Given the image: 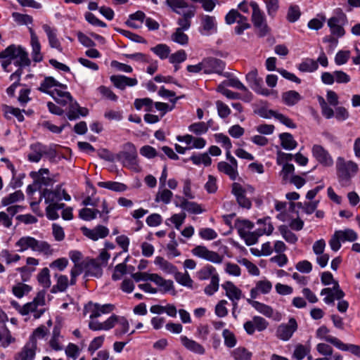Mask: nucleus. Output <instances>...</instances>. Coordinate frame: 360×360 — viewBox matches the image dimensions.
I'll return each instance as SVG.
<instances>
[{"instance_id": "79ce46f5", "label": "nucleus", "mask_w": 360, "mask_h": 360, "mask_svg": "<svg viewBox=\"0 0 360 360\" xmlns=\"http://www.w3.org/2000/svg\"><path fill=\"white\" fill-rule=\"evenodd\" d=\"M282 99L288 105H294L301 100V96L295 91H288L283 94Z\"/></svg>"}, {"instance_id": "9b49d317", "label": "nucleus", "mask_w": 360, "mask_h": 360, "mask_svg": "<svg viewBox=\"0 0 360 360\" xmlns=\"http://www.w3.org/2000/svg\"><path fill=\"white\" fill-rule=\"evenodd\" d=\"M192 253L200 258L214 264H221L224 257L216 252L208 250L202 245H198L192 250Z\"/></svg>"}, {"instance_id": "c9c22d12", "label": "nucleus", "mask_w": 360, "mask_h": 360, "mask_svg": "<svg viewBox=\"0 0 360 360\" xmlns=\"http://www.w3.org/2000/svg\"><path fill=\"white\" fill-rule=\"evenodd\" d=\"M279 139L281 140V146L285 150H293L297 146V143L294 139L292 135L290 133H282L279 135Z\"/></svg>"}, {"instance_id": "c03bdc74", "label": "nucleus", "mask_w": 360, "mask_h": 360, "mask_svg": "<svg viewBox=\"0 0 360 360\" xmlns=\"http://www.w3.org/2000/svg\"><path fill=\"white\" fill-rule=\"evenodd\" d=\"M185 30L175 29V31L171 35V39L180 45L184 46L188 43V37L184 33Z\"/></svg>"}, {"instance_id": "58836bf2", "label": "nucleus", "mask_w": 360, "mask_h": 360, "mask_svg": "<svg viewBox=\"0 0 360 360\" xmlns=\"http://www.w3.org/2000/svg\"><path fill=\"white\" fill-rule=\"evenodd\" d=\"M25 198L24 194L21 191H16L13 193L4 197L1 200L3 206H8L13 203L22 201Z\"/></svg>"}, {"instance_id": "7c9ffc66", "label": "nucleus", "mask_w": 360, "mask_h": 360, "mask_svg": "<svg viewBox=\"0 0 360 360\" xmlns=\"http://www.w3.org/2000/svg\"><path fill=\"white\" fill-rule=\"evenodd\" d=\"M180 204H176V206H179L184 210L192 213V214H200L202 212V210L199 204L195 202L188 201L184 198L179 197Z\"/></svg>"}, {"instance_id": "72a5a7b5", "label": "nucleus", "mask_w": 360, "mask_h": 360, "mask_svg": "<svg viewBox=\"0 0 360 360\" xmlns=\"http://www.w3.org/2000/svg\"><path fill=\"white\" fill-rule=\"evenodd\" d=\"M54 278L56 279V284L52 287L51 292L57 293L58 292L65 291L69 285L68 277L65 275L56 274Z\"/></svg>"}, {"instance_id": "69168bd1", "label": "nucleus", "mask_w": 360, "mask_h": 360, "mask_svg": "<svg viewBox=\"0 0 360 360\" xmlns=\"http://www.w3.org/2000/svg\"><path fill=\"white\" fill-rule=\"evenodd\" d=\"M36 269L34 267L31 266H23L22 267H18L15 269L16 271H18L20 274L21 280L23 282L28 281L33 272H34Z\"/></svg>"}, {"instance_id": "b1692460", "label": "nucleus", "mask_w": 360, "mask_h": 360, "mask_svg": "<svg viewBox=\"0 0 360 360\" xmlns=\"http://www.w3.org/2000/svg\"><path fill=\"white\" fill-rule=\"evenodd\" d=\"M83 233L88 238L93 240H97L100 238L106 237L109 233V230L107 227L98 225L93 229H89L86 227L82 229Z\"/></svg>"}, {"instance_id": "dca6fc26", "label": "nucleus", "mask_w": 360, "mask_h": 360, "mask_svg": "<svg viewBox=\"0 0 360 360\" xmlns=\"http://www.w3.org/2000/svg\"><path fill=\"white\" fill-rule=\"evenodd\" d=\"M312 155L321 165L330 167L333 164V160L328 150L321 145H314L311 149Z\"/></svg>"}, {"instance_id": "423d86ee", "label": "nucleus", "mask_w": 360, "mask_h": 360, "mask_svg": "<svg viewBox=\"0 0 360 360\" xmlns=\"http://www.w3.org/2000/svg\"><path fill=\"white\" fill-rule=\"evenodd\" d=\"M259 292L257 287L252 288L250 290L251 299H247V302L252 305L258 312L262 314L268 318H271L275 321H280L282 318V315L278 311H274L270 306L265 304L261 303L257 301L252 300L257 297Z\"/></svg>"}, {"instance_id": "f704fd0d", "label": "nucleus", "mask_w": 360, "mask_h": 360, "mask_svg": "<svg viewBox=\"0 0 360 360\" xmlns=\"http://www.w3.org/2000/svg\"><path fill=\"white\" fill-rule=\"evenodd\" d=\"M149 281L155 283L165 292L169 291L173 288V282L172 281L165 280L157 274H150Z\"/></svg>"}, {"instance_id": "6e6d98bb", "label": "nucleus", "mask_w": 360, "mask_h": 360, "mask_svg": "<svg viewBox=\"0 0 360 360\" xmlns=\"http://www.w3.org/2000/svg\"><path fill=\"white\" fill-rule=\"evenodd\" d=\"M318 101L321 108L322 115L326 119H330L334 116V110L328 106L325 99L321 96H318Z\"/></svg>"}, {"instance_id": "864d4df0", "label": "nucleus", "mask_w": 360, "mask_h": 360, "mask_svg": "<svg viewBox=\"0 0 360 360\" xmlns=\"http://www.w3.org/2000/svg\"><path fill=\"white\" fill-rule=\"evenodd\" d=\"M31 290L32 288L30 285L19 283L13 287L12 292L15 297L21 298L25 295L28 294Z\"/></svg>"}, {"instance_id": "393cba45", "label": "nucleus", "mask_w": 360, "mask_h": 360, "mask_svg": "<svg viewBox=\"0 0 360 360\" xmlns=\"http://www.w3.org/2000/svg\"><path fill=\"white\" fill-rule=\"evenodd\" d=\"M29 31L31 37L30 44L32 46V60L36 63H39L43 59V56L41 53V45L32 27H29Z\"/></svg>"}, {"instance_id": "f03ea898", "label": "nucleus", "mask_w": 360, "mask_h": 360, "mask_svg": "<svg viewBox=\"0 0 360 360\" xmlns=\"http://www.w3.org/2000/svg\"><path fill=\"white\" fill-rule=\"evenodd\" d=\"M336 173L338 181L342 186H348L351 179L359 169L356 163L353 161H346L343 158L338 157L336 160Z\"/></svg>"}, {"instance_id": "49530a36", "label": "nucleus", "mask_w": 360, "mask_h": 360, "mask_svg": "<svg viewBox=\"0 0 360 360\" xmlns=\"http://www.w3.org/2000/svg\"><path fill=\"white\" fill-rule=\"evenodd\" d=\"M336 236H339L342 242H353L357 239L356 233L354 230L350 229L336 231Z\"/></svg>"}, {"instance_id": "4c0bfd02", "label": "nucleus", "mask_w": 360, "mask_h": 360, "mask_svg": "<svg viewBox=\"0 0 360 360\" xmlns=\"http://www.w3.org/2000/svg\"><path fill=\"white\" fill-rule=\"evenodd\" d=\"M246 79L255 91L260 93L259 89L261 84H262V79L257 77V70H253L248 73L246 75ZM261 94H264L265 93L262 91Z\"/></svg>"}, {"instance_id": "37998d69", "label": "nucleus", "mask_w": 360, "mask_h": 360, "mask_svg": "<svg viewBox=\"0 0 360 360\" xmlns=\"http://www.w3.org/2000/svg\"><path fill=\"white\" fill-rule=\"evenodd\" d=\"M319 68L318 63L313 59L307 58L302 61L298 66V69L304 72H312Z\"/></svg>"}, {"instance_id": "2f4dec72", "label": "nucleus", "mask_w": 360, "mask_h": 360, "mask_svg": "<svg viewBox=\"0 0 360 360\" xmlns=\"http://www.w3.org/2000/svg\"><path fill=\"white\" fill-rule=\"evenodd\" d=\"M42 27L47 35L50 46L51 48L61 50L60 44L57 39L56 29L53 28L48 25H44Z\"/></svg>"}, {"instance_id": "e2e57ef3", "label": "nucleus", "mask_w": 360, "mask_h": 360, "mask_svg": "<svg viewBox=\"0 0 360 360\" xmlns=\"http://www.w3.org/2000/svg\"><path fill=\"white\" fill-rule=\"evenodd\" d=\"M300 7L297 5H292L288 8L287 20L290 22H295L300 18Z\"/></svg>"}, {"instance_id": "052dcab7", "label": "nucleus", "mask_w": 360, "mask_h": 360, "mask_svg": "<svg viewBox=\"0 0 360 360\" xmlns=\"http://www.w3.org/2000/svg\"><path fill=\"white\" fill-rule=\"evenodd\" d=\"M13 20L20 25H31L33 22L32 18L27 14H21L19 13H13L12 14Z\"/></svg>"}, {"instance_id": "4468645a", "label": "nucleus", "mask_w": 360, "mask_h": 360, "mask_svg": "<svg viewBox=\"0 0 360 360\" xmlns=\"http://www.w3.org/2000/svg\"><path fill=\"white\" fill-rule=\"evenodd\" d=\"M202 66H204L205 74L222 75L225 68V63L218 58L210 57L202 60Z\"/></svg>"}, {"instance_id": "4be33fe9", "label": "nucleus", "mask_w": 360, "mask_h": 360, "mask_svg": "<svg viewBox=\"0 0 360 360\" xmlns=\"http://www.w3.org/2000/svg\"><path fill=\"white\" fill-rule=\"evenodd\" d=\"M180 341L181 345L191 352L200 355H203L205 353V347L193 339H190L185 335H181L180 336Z\"/></svg>"}, {"instance_id": "f257e3e1", "label": "nucleus", "mask_w": 360, "mask_h": 360, "mask_svg": "<svg viewBox=\"0 0 360 360\" xmlns=\"http://www.w3.org/2000/svg\"><path fill=\"white\" fill-rule=\"evenodd\" d=\"M19 252H23L28 250L44 255H50L53 252L51 245L44 240H39L34 237L25 236L20 238L15 244Z\"/></svg>"}, {"instance_id": "774afa93", "label": "nucleus", "mask_w": 360, "mask_h": 360, "mask_svg": "<svg viewBox=\"0 0 360 360\" xmlns=\"http://www.w3.org/2000/svg\"><path fill=\"white\" fill-rule=\"evenodd\" d=\"M191 160L195 165H200L202 163L205 166H209L212 162V160L207 153L193 155L191 157Z\"/></svg>"}, {"instance_id": "a18cd8bd", "label": "nucleus", "mask_w": 360, "mask_h": 360, "mask_svg": "<svg viewBox=\"0 0 360 360\" xmlns=\"http://www.w3.org/2000/svg\"><path fill=\"white\" fill-rule=\"evenodd\" d=\"M31 149L32 152L28 155L29 160L38 162L43 155V145L41 143L33 144L31 146Z\"/></svg>"}, {"instance_id": "2eb2a0df", "label": "nucleus", "mask_w": 360, "mask_h": 360, "mask_svg": "<svg viewBox=\"0 0 360 360\" xmlns=\"http://www.w3.org/2000/svg\"><path fill=\"white\" fill-rule=\"evenodd\" d=\"M226 296L231 301L234 308L238 307V302L243 297V292L233 282L226 281L221 285Z\"/></svg>"}, {"instance_id": "a19ab883", "label": "nucleus", "mask_w": 360, "mask_h": 360, "mask_svg": "<svg viewBox=\"0 0 360 360\" xmlns=\"http://www.w3.org/2000/svg\"><path fill=\"white\" fill-rule=\"evenodd\" d=\"M214 275H218V274L215 268L211 265H206L197 272V277L200 281H205L209 278L211 280Z\"/></svg>"}, {"instance_id": "473e14b6", "label": "nucleus", "mask_w": 360, "mask_h": 360, "mask_svg": "<svg viewBox=\"0 0 360 360\" xmlns=\"http://www.w3.org/2000/svg\"><path fill=\"white\" fill-rule=\"evenodd\" d=\"M44 198L45 203L50 205L51 203H56V200H60L62 197L60 195V187L57 188L55 191L49 189H44L42 193L41 198Z\"/></svg>"}, {"instance_id": "20e7f679", "label": "nucleus", "mask_w": 360, "mask_h": 360, "mask_svg": "<svg viewBox=\"0 0 360 360\" xmlns=\"http://www.w3.org/2000/svg\"><path fill=\"white\" fill-rule=\"evenodd\" d=\"M0 58H8L18 68L29 66L30 60L25 50L21 46L11 45L0 53Z\"/></svg>"}, {"instance_id": "6e6552de", "label": "nucleus", "mask_w": 360, "mask_h": 360, "mask_svg": "<svg viewBox=\"0 0 360 360\" xmlns=\"http://www.w3.org/2000/svg\"><path fill=\"white\" fill-rule=\"evenodd\" d=\"M347 23V15L340 8L336 10L335 15L330 18L327 21L330 33L338 37H341L345 35V31L344 26Z\"/></svg>"}, {"instance_id": "338daca9", "label": "nucleus", "mask_w": 360, "mask_h": 360, "mask_svg": "<svg viewBox=\"0 0 360 360\" xmlns=\"http://www.w3.org/2000/svg\"><path fill=\"white\" fill-rule=\"evenodd\" d=\"M236 226L238 229L239 235H241L242 231L243 232L250 231V230L253 228L254 224L249 220L246 219H238L236 223Z\"/></svg>"}, {"instance_id": "9d476101", "label": "nucleus", "mask_w": 360, "mask_h": 360, "mask_svg": "<svg viewBox=\"0 0 360 360\" xmlns=\"http://www.w3.org/2000/svg\"><path fill=\"white\" fill-rule=\"evenodd\" d=\"M250 6L252 8V21L253 25L255 27L259 29V35L263 37L266 35L269 32L265 15L264 13L260 10L257 3L252 2Z\"/></svg>"}, {"instance_id": "aec40b11", "label": "nucleus", "mask_w": 360, "mask_h": 360, "mask_svg": "<svg viewBox=\"0 0 360 360\" xmlns=\"http://www.w3.org/2000/svg\"><path fill=\"white\" fill-rule=\"evenodd\" d=\"M232 193L236 196V200L241 207L246 209H250L251 207V201L245 195L246 189L244 188L240 184H233Z\"/></svg>"}, {"instance_id": "412c9836", "label": "nucleus", "mask_w": 360, "mask_h": 360, "mask_svg": "<svg viewBox=\"0 0 360 360\" xmlns=\"http://www.w3.org/2000/svg\"><path fill=\"white\" fill-rule=\"evenodd\" d=\"M218 170L227 176L231 180H236L238 176V162L235 158H231V162H219L217 165Z\"/></svg>"}, {"instance_id": "f8f14e48", "label": "nucleus", "mask_w": 360, "mask_h": 360, "mask_svg": "<svg viewBox=\"0 0 360 360\" xmlns=\"http://www.w3.org/2000/svg\"><path fill=\"white\" fill-rule=\"evenodd\" d=\"M200 33L203 36H209L217 32V22L214 16L201 15Z\"/></svg>"}, {"instance_id": "3c124183", "label": "nucleus", "mask_w": 360, "mask_h": 360, "mask_svg": "<svg viewBox=\"0 0 360 360\" xmlns=\"http://www.w3.org/2000/svg\"><path fill=\"white\" fill-rule=\"evenodd\" d=\"M210 127V125L209 124V123L199 122L191 124L188 127V129L190 131L194 133L196 135H201L205 134L208 131Z\"/></svg>"}, {"instance_id": "c85d7f7f", "label": "nucleus", "mask_w": 360, "mask_h": 360, "mask_svg": "<svg viewBox=\"0 0 360 360\" xmlns=\"http://www.w3.org/2000/svg\"><path fill=\"white\" fill-rule=\"evenodd\" d=\"M65 89L61 88L54 89L51 96L57 103L63 106L72 101L73 98L68 91H64Z\"/></svg>"}, {"instance_id": "0e129e2a", "label": "nucleus", "mask_w": 360, "mask_h": 360, "mask_svg": "<svg viewBox=\"0 0 360 360\" xmlns=\"http://www.w3.org/2000/svg\"><path fill=\"white\" fill-rule=\"evenodd\" d=\"M187 58V54L184 50H179L171 54L169 60L172 64H179L185 61Z\"/></svg>"}, {"instance_id": "13d9d810", "label": "nucleus", "mask_w": 360, "mask_h": 360, "mask_svg": "<svg viewBox=\"0 0 360 360\" xmlns=\"http://www.w3.org/2000/svg\"><path fill=\"white\" fill-rule=\"evenodd\" d=\"M100 213L98 210H92L90 208H83L79 210V216L85 221H91L96 218L97 214Z\"/></svg>"}, {"instance_id": "4d7b16f0", "label": "nucleus", "mask_w": 360, "mask_h": 360, "mask_svg": "<svg viewBox=\"0 0 360 360\" xmlns=\"http://www.w3.org/2000/svg\"><path fill=\"white\" fill-rule=\"evenodd\" d=\"M173 196V193L171 191L167 188L160 190L156 195L155 202L162 201L165 204H169Z\"/></svg>"}, {"instance_id": "ddd939ff", "label": "nucleus", "mask_w": 360, "mask_h": 360, "mask_svg": "<svg viewBox=\"0 0 360 360\" xmlns=\"http://www.w3.org/2000/svg\"><path fill=\"white\" fill-rule=\"evenodd\" d=\"M297 329V323L294 318L289 319L287 323L281 324L276 330V336L283 341L288 340Z\"/></svg>"}, {"instance_id": "ea45409f", "label": "nucleus", "mask_w": 360, "mask_h": 360, "mask_svg": "<svg viewBox=\"0 0 360 360\" xmlns=\"http://www.w3.org/2000/svg\"><path fill=\"white\" fill-rule=\"evenodd\" d=\"M39 283L44 288H49L51 285L50 271L47 267L43 268L37 274Z\"/></svg>"}, {"instance_id": "cd10ccee", "label": "nucleus", "mask_w": 360, "mask_h": 360, "mask_svg": "<svg viewBox=\"0 0 360 360\" xmlns=\"http://www.w3.org/2000/svg\"><path fill=\"white\" fill-rule=\"evenodd\" d=\"M53 87H56V89H58V87L61 89H67L66 85L60 84V82L56 81L53 77H46L41 83V85L38 88V89L41 92L46 93L51 96L53 91V90H51Z\"/></svg>"}, {"instance_id": "5fc2aeb1", "label": "nucleus", "mask_w": 360, "mask_h": 360, "mask_svg": "<svg viewBox=\"0 0 360 360\" xmlns=\"http://www.w3.org/2000/svg\"><path fill=\"white\" fill-rule=\"evenodd\" d=\"M219 275H214L210 280V283L205 288V293L207 295H212L219 290Z\"/></svg>"}, {"instance_id": "0eeeda50", "label": "nucleus", "mask_w": 360, "mask_h": 360, "mask_svg": "<svg viewBox=\"0 0 360 360\" xmlns=\"http://www.w3.org/2000/svg\"><path fill=\"white\" fill-rule=\"evenodd\" d=\"M262 221H264V224H267V228L264 229H257L255 231H248V232H243L240 236L243 238L245 241L246 245H252L255 244L259 236L266 234V235H271L274 229L272 224L270 221V218L267 217L264 219H259L257 221V224L261 223Z\"/></svg>"}, {"instance_id": "a211bd4d", "label": "nucleus", "mask_w": 360, "mask_h": 360, "mask_svg": "<svg viewBox=\"0 0 360 360\" xmlns=\"http://www.w3.org/2000/svg\"><path fill=\"white\" fill-rule=\"evenodd\" d=\"M83 265L85 271V277L94 276L100 277L103 274L102 264L98 259H86L83 261Z\"/></svg>"}, {"instance_id": "680f3d73", "label": "nucleus", "mask_w": 360, "mask_h": 360, "mask_svg": "<svg viewBox=\"0 0 360 360\" xmlns=\"http://www.w3.org/2000/svg\"><path fill=\"white\" fill-rule=\"evenodd\" d=\"M153 101L149 98H136L134 101V106L136 110H141L143 106L146 107V111H151Z\"/></svg>"}, {"instance_id": "09e8293b", "label": "nucleus", "mask_w": 360, "mask_h": 360, "mask_svg": "<svg viewBox=\"0 0 360 360\" xmlns=\"http://www.w3.org/2000/svg\"><path fill=\"white\" fill-rule=\"evenodd\" d=\"M232 356L235 360H252V352L245 348L239 347L232 352Z\"/></svg>"}, {"instance_id": "bf43d9fd", "label": "nucleus", "mask_w": 360, "mask_h": 360, "mask_svg": "<svg viewBox=\"0 0 360 360\" xmlns=\"http://www.w3.org/2000/svg\"><path fill=\"white\" fill-rule=\"evenodd\" d=\"M222 336L224 340V345L229 348H233L236 346L237 340L235 335L228 329H224L222 332Z\"/></svg>"}, {"instance_id": "c756f323", "label": "nucleus", "mask_w": 360, "mask_h": 360, "mask_svg": "<svg viewBox=\"0 0 360 360\" xmlns=\"http://www.w3.org/2000/svg\"><path fill=\"white\" fill-rule=\"evenodd\" d=\"M89 328L91 330H109L112 328V319L110 316L103 322H99L96 319H90Z\"/></svg>"}, {"instance_id": "5701e85b", "label": "nucleus", "mask_w": 360, "mask_h": 360, "mask_svg": "<svg viewBox=\"0 0 360 360\" xmlns=\"http://www.w3.org/2000/svg\"><path fill=\"white\" fill-rule=\"evenodd\" d=\"M112 319V328L117 324V328L115 330V335L117 337H121L127 333L129 330V323L127 319L124 316H120L115 314L110 316Z\"/></svg>"}, {"instance_id": "7ed1b4c3", "label": "nucleus", "mask_w": 360, "mask_h": 360, "mask_svg": "<svg viewBox=\"0 0 360 360\" xmlns=\"http://www.w3.org/2000/svg\"><path fill=\"white\" fill-rule=\"evenodd\" d=\"M321 295H326L323 298V301L327 304H333L335 300H338L337 307L340 312L344 313L347 310L349 304L347 301L342 300L345 296V293L340 288L338 282H334V286L333 288H323L321 291Z\"/></svg>"}, {"instance_id": "8fccbe9b", "label": "nucleus", "mask_w": 360, "mask_h": 360, "mask_svg": "<svg viewBox=\"0 0 360 360\" xmlns=\"http://www.w3.org/2000/svg\"><path fill=\"white\" fill-rule=\"evenodd\" d=\"M151 51L156 54L160 59H166L169 57L170 49L165 44H160L151 48Z\"/></svg>"}, {"instance_id": "a878e982", "label": "nucleus", "mask_w": 360, "mask_h": 360, "mask_svg": "<svg viewBox=\"0 0 360 360\" xmlns=\"http://www.w3.org/2000/svg\"><path fill=\"white\" fill-rule=\"evenodd\" d=\"M328 342L342 351H347L360 357V346L353 344H345L338 338H328Z\"/></svg>"}, {"instance_id": "1a4fd4ad", "label": "nucleus", "mask_w": 360, "mask_h": 360, "mask_svg": "<svg viewBox=\"0 0 360 360\" xmlns=\"http://www.w3.org/2000/svg\"><path fill=\"white\" fill-rule=\"evenodd\" d=\"M45 295L46 292L44 290L39 291L32 302L24 304L22 316L32 313L34 319L40 318L44 314V309H39L38 307L45 305Z\"/></svg>"}, {"instance_id": "6ab92c4d", "label": "nucleus", "mask_w": 360, "mask_h": 360, "mask_svg": "<svg viewBox=\"0 0 360 360\" xmlns=\"http://www.w3.org/2000/svg\"><path fill=\"white\" fill-rule=\"evenodd\" d=\"M36 349L37 342L34 339H30L21 350L16 354L15 360H33L36 354Z\"/></svg>"}, {"instance_id": "e433bc0d", "label": "nucleus", "mask_w": 360, "mask_h": 360, "mask_svg": "<svg viewBox=\"0 0 360 360\" xmlns=\"http://www.w3.org/2000/svg\"><path fill=\"white\" fill-rule=\"evenodd\" d=\"M98 186L115 192H124L128 188L126 184L117 181H100Z\"/></svg>"}, {"instance_id": "39448f33", "label": "nucleus", "mask_w": 360, "mask_h": 360, "mask_svg": "<svg viewBox=\"0 0 360 360\" xmlns=\"http://www.w3.org/2000/svg\"><path fill=\"white\" fill-rule=\"evenodd\" d=\"M138 155L136 147L131 143L124 144L123 150L117 154V160L122 165L135 172H139L141 167L138 163Z\"/></svg>"}, {"instance_id": "bb28decb", "label": "nucleus", "mask_w": 360, "mask_h": 360, "mask_svg": "<svg viewBox=\"0 0 360 360\" xmlns=\"http://www.w3.org/2000/svg\"><path fill=\"white\" fill-rule=\"evenodd\" d=\"M110 81L117 88L122 90L127 86H134L138 83L136 78H130L124 75H112L110 77Z\"/></svg>"}, {"instance_id": "de8ad7c7", "label": "nucleus", "mask_w": 360, "mask_h": 360, "mask_svg": "<svg viewBox=\"0 0 360 360\" xmlns=\"http://www.w3.org/2000/svg\"><path fill=\"white\" fill-rule=\"evenodd\" d=\"M174 278L179 284L188 287L192 288L193 280L191 278L188 273L186 271L185 273L176 271L174 274Z\"/></svg>"}, {"instance_id": "f3484780", "label": "nucleus", "mask_w": 360, "mask_h": 360, "mask_svg": "<svg viewBox=\"0 0 360 360\" xmlns=\"http://www.w3.org/2000/svg\"><path fill=\"white\" fill-rule=\"evenodd\" d=\"M115 309L114 305L111 304H100L98 303L89 302L86 309L90 311V319H97L101 314H109Z\"/></svg>"}, {"instance_id": "603ef678", "label": "nucleus", "mask_w": 360, "mask_h": 360, "mask_svg": "<svg viewBox=\"0 0 360 360\" xmlns=\"http://www.w3.org/2000/svg\"><path fill=\"white\" fill-rule=\"evenodd\" d=\"M278 231L286 242L294 244L297 241V237L288 228L282 225L278 227Z\"/></svg>"}]
</instances>
